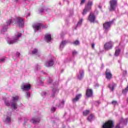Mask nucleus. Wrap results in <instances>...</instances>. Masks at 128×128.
I'll return each instance as SVG.
<instances>
[{"label": "nucleus", "instance_id": "obj_42", "mask_svg": "<svg viewBox=\"0 0 128 128\" xmlns=\"http://www.w3.org/2000/svg\"><path fill=\"white\" fill-rule=\"evenodd\" d=\"M84 2H86V0H81L80 5L82 6Z\"/></svg>", "mask_w": 128, "mask_h": 128}, {"label": "nucleus", "instance_id": "obj_15", "mask_svg": "<svg viewBox=\"0 0 128 128\" xmlns=\"http://www.w3.org/2000/svg\"><path fill=\"white\" fill-rule=\"evenodd\" d=\"M30 122L34 124H40V118H32Z\"/></svg>", "mask_w": 128, "mask_h": 128}, {"label": "nucleus", "instance_id": "obj_37", "mask_svg": "<svg viewBox=\"0 0 128 128\" xmlns=\"http://www.w3.org/2000/svg\"><path fill=\"white\" fill-rule=\"evenodd\" d=\"M30 96V92H26V98H29Z\"/></svg>", "mask_w": 128, "mask_h": 128}, {"label": "nucleus", "instance_id": "obj_28", "mask_svg": "<svg viewBox=\"0 0 128 128\" xmlns=\"http://www.w3.org/2000/svg\"><path fill=\"white\" fill-rule=\"evenodd\" d=\"M38 84V86H42L44 82L40 78H39L38 80H37Z\"/></svg>", "mask_w": 128, "mask_h": 128}, {"label": "nucleus", "instance_id": "obj_17", "mask_svg": "<svg viewBox=\"0 0 128 128\" xmlns=\"http://www.w3.org/2000/svg\"><path fill=\"white\" fill-rule=\"evenodd\" d=\"M44 40L47 42H52V35L50 34H47L44 36Z\"/></svg>", "mask_w": 128, "mask_h": 128}, {"label": "nucleus", "instance_id": "obj_54", "mask_svg": "<svg viewBox=\"0 0 128 128\" xmlns=\"http://www.w3.org/2000/svg\"><path fill=\"white\" fill-rule=\"evenodd\" d=\"M126 70H124V74H126Z\"/></svg>", "mask_w": 128, "mask_h": 128}, {"label": "nucleus", "instance_id": "obj_43", "mask_svg": "<svg viewBox=\"0 0 128 128\" xmlns=\"http://www.w3.org/2000/svg\"><path fill=\"white\" fill-rule=\"evenodd\" d=\"M51 112H56V108L52 107L51 108Z\"/></svg>", "mask_w": 128, "mask_h": 128}, {"label": "nucleus", "instance_id": "obj_9", "mask_svg": "<svg viewBox=\"0 0 128 128\" xmlns=\"http://www.w3.org/2000/svg\"><path fill=\"white\" fill-rule=\"evenodd\" d=\"M98 14V10H95L94 13L90 12L88 18L89 22H94V20H96V14Z\"/></svg>", "mask_w": 128, "mask_h": 128}, {"label": "nucleus", "instance_id": "obj_21", "mask_svg": "<svg viewBox=\"0 0 128 128\" xmlns=\"http://www.w3.org/2000/svg\"><path fill=\"white\" fill-rule=\"evenodd\" d=\"M45 66L47 68L52 66H54V60H50L47 61L45 64Z\"/></svg>", "mask_w": 128, "mask_h": 128}, {"label": "nucleus", "instance_id": "obj_12", "mask_svg": "<svg viewBox=\"0 0 128 128\" xmlns=\"http://www.w3.org/2000/svg\"><path fill=\"white\" fill-rule=\"evenodd\" d=\"M32 28L35 32H38L42 28V24L41 23H36L32 25Z\"/></svg>", "mask_w": 128, "mask_h": 128}, {"label": "nucleus", "instance_id": "obj_13", "mask_svg": "<svg viewBox=\"0 0 128 128\" xmlns=\"http://www.w3.org/2000/svg\"><path fill=\"white\" fill-rule=\"evenodd\" d=\"M114 128V122L112 120H108L104 123L102 126V128Z\"/></svg>", "mask_w": 128, "mask_h": 128}, {"label": "nucleus", "instance_id": "obj_45", "mask_svg": "<svg viewBox=\"0 0 128 128\" xmlns=\"http://www.w3.org/2000/svg\"><path fill=\"white\" fill-rule=\"evenodd\" d=\"M52 80L50 78H49L48 81V84H50L52 83Z\"/></svg>", "mask_w": 128, "mask_h": 128}, {"label": "nucleus", "instance_id": "obj_53", "mask_svg": "<svg viewBox=\"0 0 128 128\" xmlns=\"http://www.w3.org/2000/svg\"><path fill=\"white\" fill-rule=\"evenodd\" d=\"M122 62V60H118V62L119 63V64H120V62Z\"/></svg>", "mask_w": 128, "mask_h": 128}, {"label": "nucleus", "instance_id": "obj_7", "mask_svg": "<svg viewBox=\"0 0 128 128\" xmlns=\"http://www.w3.org/2000/svg\"><path fill=\"white\" fill-rule=\"evenodd\" d=\"M14 22V19H10L6 22V24H4L2 26V28L1 30V32H6L8 30V26H10V24Z\"/></svg>", "mask_w": 128, "mask_h": 128}, {"label": "nucleus", "instance_id": "obj_52", "mask_svg": "<svg viewBox=\"0 0 128 128\" xmlns=\"http://www.w3.org/2000/svg\"><path fill=\"white\" fill-rule=\"evenodd\" d=\"M92 48H94V44H92Z\"/></svg>", "mask_w": 128, "mask_h": 128}, {"label": "nucleus", "instance_id": "obj_40", "mask_svg": "<svg viewBox=\"0 0 128 128\" xmlns=\"http://www.w3.org/2000/svg\"><path fill=\"white\" fill-rule=\"evenodd\" d=\"M28 119L26 118H24V126H26V122H28Z\"/></svg>", "mask_w": 128, "mask_h": 128}, {"label": "nucleus", "instance_id": "obj_14", "mask_svg": "<svg viewBox=\"0 0 128 128\" xmlns=\"http://www.w3.org/2000/svg\"><path fill=\"white\" fill-rule=\"evenodd\" d=\"M113 44H114L112 42H106L104 45V50H112Z\"/></svg>", "mask_w": 128, "mask_h": 128}, {"label": "nucleus", "instance_id": "obj_56", "mask_svg": "<svg viewBox=\"0 0 128 128\" xmlns=\"http://www.w3.org/2000/svg\"><path fill=\"white\" fill-rule=\"evenodd\" d=\"M98 8H102V6H98Z\"/></svg>", "mask_w": 128, "mask_h": 128}, {"label": "nucleus", "instance_id": "obj_58", "mask_svg": "<svg viewBox=\"0 0 128 128\" xmlns=\"http://www.w3.org/2000/svg\"><path fill=\"white\" fill-rule=\"evenodd\" d=\"M102 68H104V64H102Z\"/></svg>", "mask_w": 128, "mask_h": 128}, {"label": "nucleus", "instance_id": "obj_2", "mask_svg": "<svg viewBox=\"0 0 128 128\" xmlns=\"http://www.w3.org/2000/svg\"><path fill=\"white\" fill-rule=\"evenodd\" d=\"M22 36V33L17 32L15 34L14 40L8 38L6 39L8 44H16L20 40V38Z\"/></svg>", "mask_w": 128, "mask_h": 128}, {"label": "nucleus", "instance_id": "obj_51", "mask_svg": "<svg viewBox=\"0 0 128 128\" xmlns=\"http://www.w3.org/2000/svg\"><path fill=\"white\" fill-rule=\"evenodd\" d=\"M20 120H22V117H20L18 118Z\"/></svg>", "mask_w": 128, "mask_h": 128}, {"label": "nucleus", "instance_id": "obj_30", "mask_svg": "<svg viewBox=\"0 0 128 128\" xmlns=\"http://www.w3.org/2000/svg\"><path fill=\"white\" fill-rule=\"evenodd\" d=\"M128 92V86H127V87L124 89L122 91V94H126V93Z\"/></svg>", "mask_w": 128, "mask_h": 128}, {"label": "nucleus", "instance_id": "obj_48", "mask_svg": "<svg viewBox=\"0 0 128 128\" xmlns=\"http://www.w3.org/2000/svg\"><path fill=\"white\" fill-rule=\"evenodd\" d=\"M18 0H14V2H18Z\"/></svg>", "mask_w": 128, "mask_h": 128}, {"label": "nucleus", "instance_id": "obj_60", "mask_svg": "<svg viewBox=\"0 0 128 128\" xmlns=\"http://www.w3.org/2000/svg\"><path fill=\"white\" fill-rule=\"evenodd\" d=\"M38 56H40V55H38Z\"/></svg>", "mask_w": 128, "mask_h": 128}, {"label": "nucleus", "instance_id": "obj_24", "mask_svg": "<svg viewBox=\"0 0 128 128\" xmlns=\"http://www.w3.org/2000/svg\"><path fill=\"white\" fill-rule=\"evenodd\" d=\"M84 20V19L81 18L78 22L76 26L74 27V30H76L78 28V26H82V22Z\"/></svg>", "mask_w": 128, "mask_h": 128}, {"label": "nucleus", "instance_id": "obj_44", "mask_svg": "<svg viewBox=\"0 0 128 128\" xmlns=\"http://www.w3.org/2000/svg\"><path fill=\"white\" fill-rule=\"evenodd\" d=\"M41 94H42V96H46V92H42Z\"/></svg>", "mask_w": 128, "mask_h": 128}, {"label": "nucleus", "instance_id": "obj_8", "mask_svg": "<svg viewBox=\"0 0 128 128\" xmlns=\"http://www.w3.org/2000/svg\"><path fill=\"white\" fill-rule=\"evenodd\" d=\"M128 118L124 119L122 118L120 120V122L117 124L115 128H122L124 124L126 125L128 124Z\"/></svg>", "mask_w": 128, "mask_h": 128}, {"label": "nucleus", "instance_id": "obj_4", "mask_svg": "<svg viewBox=\"0 0 128 128\" xmlns=\"http://www.w3.org/2000/svg\"><path fill=\"white\" fill-rule=\"evenodd\" d=\"M3 122L6 124H10L12 123V113L8 112L4 116L3 118Z\"/></svg>", "mask_w": 128, "mask_h": 128}, {"label": "nucleus", "instance_id": "obj_25", "mask_svg": "<svg viewBox=\"0 0 128 128\" xmlns=\"http://www.w3.org/2000/svg\"><path fill=\"white\" fill-rule=\"evenodd\" d=\"M120 53V49H118V47L116 48V52L114 54L115 56H118Z\"/></svg>", "mask_w": 128, "mask_h": 128}, {"label": "nucleus", "instance_id": "obj_11", "mask_svg": "<svg viewBox=\"0 0 128 128\" xmlns=\"http://www.w3.org/2000/svg\"><path fill=\"white\" fill-rule=\"evenodd\" d=\"M114 23V20L110 21L109 22H106L104 24V28L106 32L110 30V26L112 24Z\"/></svg>", "mask_w": 128, "mask_h": 128}, {"label": "nucleus", "instance_id": "obj_10", "mask_svg": "<svg viewBox=\"0 0 128 128\" xmlns=\"http://www.w3.org/2000/svg\"><path fill=\"white\" fill-rule=\"evenodd\" d=\"M32 88L30 84L29 83H23L21 86V88L23 92H26V90H30Z\"/></svg>", "mask_w": 128, "mask_h": 128}, {"label": "nucleus", "instance_id": "obj_35", "mask_svg": "<svg viewBox=\"0 0 128 128\" xmlns=\"http://www.w3.org/2000/svg\"><path fill=\"white\" fill-rule=\"evenodd\" d=\"M6 62V57L0 58V64H3V62Z\"/></svg>", "mask_w": 128, "mask_h": 128}, {"label": "nucleus", "instance_id": "obj_39", "mask_svg": "<svg viewBox=\"0 0 128 128\" xmlns=\"http://www.w3.org/2000/svg\"><path fill=\"white\" fill-rule=\"evenodd\" d=\"M73 44H74L75 46H78L80 44V41L76 40L73 42Z\"/></svg>", "mask_w": 128, "mask_h": 128}, {"label": "nucleus", "instance_id": "obj_26", "mask_svg": "<svg viewBox=\"0 0 128 128\" xmlns=\"http://www.w3.org/2000/svg\"><path fill=\"white\" fill-rule=\"evenodd\" d=\"M52 126L54 128H58V120H55L52 122Z\"/></svg>", "mask_w": 128, "mask_h": 128}, {"label": "nucleus", "instance_id": "obj_33", "mask_svg": "<svg viewBox=\"0 0 128 128\" xmlns=\"http://www.w3.org/2000/svg\"><path fill=\"white\" fill-rule=\"evenodd\" d=\"M90 114V110H86L84 112H83V115L84 116H88Z\"/></svg>", "mask_w": 128, "mask_h": 128}, {"label": "nucleus", "instance_id": "obj_29", "mask_svg": "<svg viewBox=\"0 0 128 128\" xmlns=\"http://www.w3.org/2000/svg\"><path fill=\"white\" fill-rule=\"evenodd\" d=\"M94 120V115L92 114H90L88 118V122H92Z\"/></svg>", "mask_w": 128, "mask_h": 128}, {"label": "nucleus", "instance_id": "obj_31", "mask_svg": "<svg viewBox=\"0 0 128 128\" xmlns=\"http://www.w3.org/2000/svg\"><path fill=\"white\" fill-rule=\"evenodd\" d=\"M40 70V66L38 64L36 65L34 68V71L38 72V70Z\"/></svg>", "mask_w": 128, "mask_h": 128}, {"label": "nucleus", "instance_id": "obj_36", "mask_svg": "<svg viewBox=\"0 0 128 128\" xmlns=\"http://www.w3.org/2000/svg\"><path fill=\"white\" fill-rule=\"evenodd\" d=\"M38 54V49L35 48L32 51V54Z\"/></svg>", "mask_w": 128, "mask_h": 128}, {"label": "nucleus", "instance_id": "obj_16", "mask_svg": "<svg viewBox=\"0 0 128 128\" xmlns=\"http://www.w3.org/2000/svg\"><path fill=\"white\" fill-rule=\"evenodd\" d=\"M105 74L106 76V78H107V80H110V78H112V73H110V70L106 69Z\"/></svg>", "mask_w": 128, "mask_h": 128}, {"label": "nucleus", "instance_id": "obj_5", "mask_svg": "<svg viewBox=\"0 0 128 128\" xmlns=\"http://www.w3.org/2000/svg\"><path fill=\"white\" fill-rule=\"evenodd\" d=\"M92 1H88L87 4L85 6V8L83 10V16L86 14V13L92 10Z\"/></svg>", "mask_w": 128, "mask_h": 128}, {"label": "nucleus", "instance_id": "obj_57", "mask_svg": "<svg viewBox=\"0 0 128 128\" xmlns=\"http://www.w3.org/2000/svg\"><path fill=\"white\" fill-rule=\"evenodd\" d=\"M42 74H46V72H42Z\"/></svg>", "mask_w": 128, "mask_h": 128}, {"label": "nucleus", "instance_id": "obj_59", "mask_svg": "<svg viewBox=\"0 0 128 128\" xmlns=\"http://www.w3.org/2000/svg\"><path fill=\"white\" fill-rule=\"evenodd\" d=\"M61 36L62 37V36H64L61 34Z\"/></svg>", "mask_w": 128, "mask_h": 128}, {"label": "nucleus", "instance_id": "obj_61", "mask_svg": "<svg viewBox=\"0 0 128 128\" xmlns=\"http://www.w3.org/2000/svg\"><path fill=\"white\" fill-rule=\"evenodd\" d=\"M64 42H65V44H66V41H64Z\"/></svg>", "mask_w": 128, "mask_h": 128}, {"label": "nucleus", "instance_id": "obj_18", "mask_svg": "<svg viewBox=\"0 0 128 128\" xmlns=\"http://www.w3.org/2000/svg\"><path fill=\"white\" fill-rule=\"evenodd\" d=\"M78 80H82L84 78V70H82L79 71V72L77 74Z\"/></svg>", "mask_w": 128, "mask_h": 128}, {"label": "nucleus", "instance_id": "obj_32", "mask_svg": "<svg viewBox=\"0 0 128 128\" xmlns=\"http://www.w3.org/2000/svg\"><path fill=\"white\" fill-rule=\"evenodd\" d=\"M64 101L62 100L60 104H58V108H64Z\"/></svg>", "mask_w": 128, "mask_h": 128}, {"label": "nucleus", "instance_id": "obj_6", "mask_svg": "<svg viewBox=\"0 0 128 128\" xmlns=\"http://www.w3.org/2000/svg\"><path fill=\"white\" fill-rule=\"evenodd\" d=\"M110 11L114 12L116 10V6H118V0H110Z\"/></svg>", "mask_w": 128, "mask_h": 128}, {"label": "nucleus", "instance_id": "obj_22", "mask_svg": "<svg viewBox=\"0 0 128 128\" xmlns=\"http://www.w3.org/2000/svg\"><path fill=\"white\" fill-rule=\"evenodd\" d=\"M80 98H82V94H80L76 95V98H74L72 100V102H74V103L76 102H78V100Z\"/></svg>", "mask_w": 128, "mask_h": 128}, {"label": "nucleus", "instance_id": "obj_3", "mask_svg": "<svg viewBox=\"0 0 128 128\" xmlns=\"http://www.w3.org/2000/svg\"><path fill=\"white\" fill-rule=\"evenodd\" d=\"M11 20H13V22H16L20 28H22L24 24V20L20 17H17L15 19L12 18Z\"/></svg>", "mask_w": 128, "mask_h": 128}, {"label": "nucleus", "instance_id": "obj_41", "mask_svg": "<svg viewBox=\"0 0 128 128\" xmlns=\"http://www.w3.org/2000/svg\"><path fill=\"white\" fill-rule=\"evenodd\" d=\"M112 104H114V106H118V102L116 101H112Z\"/></svg>", "mask_w": 128, "mask_h": 128}, {"label": "nucleus", "instance_id": "obj_1", "mask_svg": "<svg viewBox=\"0 0 128 128\" xmlns=\"http://www.w3.org/2000/svg\"><path fill=\"white\" fill-rule=\"evenodd\" d=\"M18 100H20V96H13L12 99V102H9L8 100H5L4 104L6 106H11L14 110H16V108H18V104H16V102H18Z\"/></svg>", "mask_w": 128, "mask_h": 128}, {"label": "nucleus", "instance_id": "obj_20", "mask_svg": "<svg viewBox=\"0 0 128 128\" xmlns=\"http://www.w3.org/2000/svg\"><path fill=\"white\" fill-rule=\"evenodd\" d=\"M92 89H87L86 91V96L88 98H90L92 96Z\"/></svg>", "mask_w": 128, "mask_h": 128}, {"label": "nucleus", "instance_id": "obj_50", "mask_svg": "<svg viewBox=\"0 0 128 128\" xmlns=\"http://www.w3.org/2000/svg\"><path fill=\"white\" fill-rule=\"evenodd\" d=\"M30 16V13L28 12L27 16Z\"/></svg>", "mask_w": 128, "mask_h": 128}, {"label": "nucleus", "instance_id": "obj_62", "mask_svg": "<svg viewBox=\"0 0 128 128\" xmlns=\"http://www.w3.org/2000/svg\"><path fill=\"white\" fill-rule=\"evenodd\" d=\"M72 60H70V61Z\"/></svg>", "mask_w": 128, "mask_h": 128}, {"label": "nucleus", "instance_id": "obj_47", "mask_svg": "<svg viewBox=\"0 0 128 128\" xmlns=\"http://www.w3.org/2000/svg\"><path fill=\"white\" fill-rule=\"evenodd\" d=\"M95 88H98V84H96L94 86Z\"/></svg>", "mask_w": 128, "mask_h": 128}, {"label": "nucleus", "instance_id": "obj_55", "mask_svg": "<svg viewBox=\"0 0 128 128\" xmlns=\"http://www.w3.org/2000/svg\"><path fill=\"white\" fill-rule=\"evenodd\" d=\"M96 104H100V103L99 102H97Z\"/></svg>", "mask_w": 128, "mask_h": 128}, {"label": "nucleus", "instance_id": "obj_23", "mask_svg": "<svg viewBox=\"0 0 128 128\" xmlns=\"http://www.w3.org/2000/svg\"><path fill=\"white\" fill-rule=\"evenodd\" d=\"M52 92H53L52 94V96L54 97V96L55 94H56V92H58V87H56V86H55L54 88H53Z\"/></svg>", "mask_w": 128, "mask_h": 128}, {"label": "nucleus", "instance_id": "obj_19", "mask_svg": "<svg viewBox=\"0 0 128 128\" xmlns=\"http://www.w3.org/2000/svg\"><path fill=\"white\" fill-rule=\"evenodd\" d=\"M116 84L114 83L110 84L108 85V88H110L111 92L114 90V88H116Z\"/></svg>", "mask_w": 128, "mask_h": 128}, {"label": "nucleus", "instance_id": "obj_27", "mask_svg": "<svg viewBox=\"0 0 128 128\" xmlns=\"http://www.w3.org/2000/svg\"><path fill=\"white\" fill-rule=\"evenodd\" d=\"M64 40L62 41L61 44H60V50H64Z\"/></svg>", "mask_w": 128, "mask_h": 128}, {"label": "nucleus", "instance_id": "obj_34", "mask_svg": "<svg viewBox=\"0 0 128 128\" xmlns=\"http://www.w3.org/2000/svg\"><path fill=\"white\" fill-rule=\"evenodd\" d=\"M46 10V7H44L43 8H41L40 10V14H42V12H44Z\"/></svg>", "mask_w": 128, "mask_h": 128}, {"label": "nucleus", "instance_id": "obj_38", "mask_svg": "<svg viewBox=\"0 0 128 128\" xmlns=\"http://www.w3.org/2000/svg\"><path fill=\"white\" fill-rule=\"evenodd\" d=\"M78 54V52L76 50H74L72 52V56H76Z\"/></svg>", "mask_w": 128, "mask_h": 128}, {"label": "nucleus", "instance_id": "obj_46", "mask_svg": "<svg viewBox=\"0 0 128 128\" xmlns=\"http://www.w3.org/2000/svg\"><path fill=\"white\" fill-rule=\"evenodd\" d=\"M20 56V52H17L16 53V56L18 57Z\"/></svg>", "mask_w": 128, "mask_h": 128}, {"label": "nucleus", "instance_id": "obj_49", "mask_svg": "<svg viewBox=\"0 0 128 128\" xmlns=\"http://www.w3.org/2000/svg\"><path fill=\"white\" fill-rule=\"evenodd\" d=\"M65 2H66L67 4H68V0H65Z\"/></svg>", "mask_w": 128, "mask_h": 128}]
</instances>
